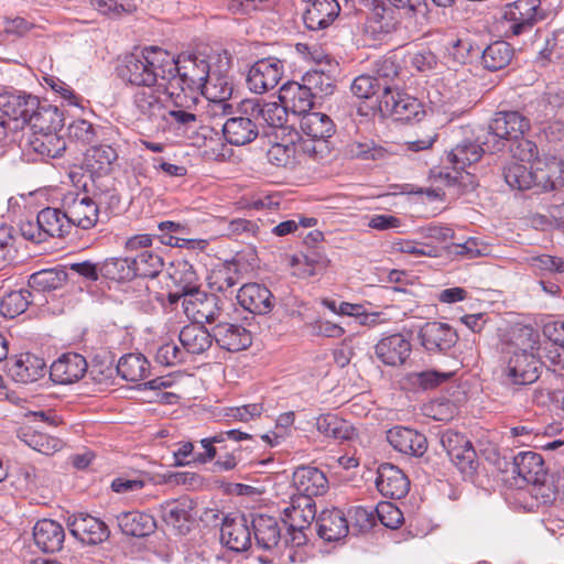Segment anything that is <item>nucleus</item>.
Wrapping results in <instances>:
<instances>
[{"mask_svg": "<svg viewBox=\"0 0 564 564\" xmlns=\"http://www.w3.org/2000/svg\"><path fill=\"white\" fill-rule=\"evenodd\" d=\"M133 106L140 119L163 132L184 133L199 124L193 97L176 95L164 82L138 89L133 95Z\"/></svg>", "mask_w": 564, "mask_h": 564, "instance_id": "obj_1", "label": "nucleus"}, {"mask_svg": "<svg viewBox=\"0 0 564 564\" xmlns=\"http://www.w3.org/2000/svg\"><path fill=\"white\" fill-rule=\"evenodd\" d=\"M172 55L159 47H145L139 54L124 56L118 75L126 83L140 88L166 83L171 74Z\"/></svg>", "mask_w": 564, "mask_h": 564, "instance_id": "obj_2", "label": "nucleus"}, {"mask_svg": "<svg viewBox=\"0 0 564 564\" xmlns=\"http://www.w3.org/2000/svg\"><path fill=\"white\" fill-rule=\"evenodd\" d=\"M171 74L166 76V84L176 91V95L191 96L195 102V113L200 116L199 93L210 73L209 63L202 56L181 53L176 58L172 55Z\"/></svg>", "mask_w": 564, "mask_h": 564, "instance_id": "obj_3", "label": "nucleus"}, {"mask_svg": "<svg viewBox=\"0 0 564 564\" xmlns=\"http://www.w3.org/2000/svg\"><path fill=\"white\" fill-rule=\"evenodd\" d=\"M503 177L512 189L518 191L535 189V193H544L564 186L563 169L555 160L534 169L512 162L505 167Z\"/></svg>", "mask_w": 564, "mask_h": 564, "instance_id": "obj_4", "label": "nucleus"}, {"mask_svg": "<svg viewBox=\"0 0 564 564\" xmlns=\"http://www.w3.org/2000/svg\"><path fill=\"white\" fill-rule=\"evenodd\" d=\"M541 370L540 358L527 349L506 351L500 364V377L505 384H531L539 379Z\"/></svg>", "mask_w": 564, "mask_h": 564, "instance_id": "obj_5", "label": "nucleus"}, {"mask_svg": "<svg viewBox=\"0 0 564 564\" xmlns=\"http://www.w3.org/2000/svg\"><path fill=\"white\" fill-rule=\"evenodd\" d=\"M529 129L530 120L519 111H498L490 122L484 144L489 151H501L505 141L518 140Z\"/></svg>", "mask_w": 564, "mask_h": 564, "instance_id": "obj_6", "label": "nucleus"}, {"mask_svg": "<svg viewBox=\"0 0 564 564\" xmlns=\"http://www.w3.org/2000/svg\"><path fill=\"white\" fill-rule=\"evenodd\" d=\"M503 18L508 24V36L530 33L533 26L544 19L541 0H516L506 6Z\"/></svg>", "mask_w": 564, "mask_h": 564, "instance_id": "obj_7", "label": "nucleus"}, {"mask_svg": "<svg viewBox=\"0 0 564 564\" xmlns=\"http://www.w3.org/2000/svg\"><path fill=\"white\" fill-rule=\"evenodd\" d=\"M379 109L383 115L391 116L397 121H420L425 116L421 101L398 88L389 91L384 86V94L379 97Z\"/></svg>", "mask_w": 564, "mask_h": 564, "instance_id": "obj_8", "label": "nucleus"}, {"mask_svg": "<svg viewBox=\"0 0 564 564\" xmlns=\"http://www.w3.org/2000/svg\"><path fill=\"white\" fill-rule=\"evenodd\" d=\"M62 207L70 228L78 227L88 230L98 223L99 207L87 194L68 192L63 197Z\"/></svg>", "mask_w": 564, "mask_h": 564, "instance_id": "obj_9", "label": "nucleus"}, {"mask_svg": "<svg viewBox=\"0 0 564 564\" xmlns=\"http://www.w3.org/2000/svg\"><path fill=\"white\" fill-rule=\"evenodd\" d=\"M182 306L185 315L198 325L216 322L223 314L221 300L217 295L208 294L199 289L186 294L182 299Z\"/></svg>", "mask_w": 564, "mask_h": 564, "instance_id": "obj_10", "label": "nucleus"}, {"mask_svg": "<svg viewBox=\"0 0 564 564\" xmlns=\"http://www.w3.org/2000/svg\"><path fill=\"white\" fill-rule=\"evenodd\" d=\"M283 75V63L276 57L257 61L249 69L247 85L254 94H264L280 83Z\"/></svg>", "mask_w": 564, "mask_h": 564, "instance_id": "obj_11", "label": "nucleus"}, {"mask_svg": "<svg viewBox=\"0 0 564 564\" xmlns=\"http://www.w3.org/2000/svg\"><path fill=\"white\" fill-rule=\"evenodd\" d=\"M239 111L257 118L259 126L267 124L272 128H284L289 117V111L281 101L262 104L259 99L253 98L241 100Z\"/></svg>", "mask_w": 564, "mask_h": 564, "instance_id": "obj_12", "label": "nucleus"}, {"mask_svg": "<svg viewBox=\"0 0 564 564\" xmlns=\"http://www.w3.org/2000/svg\"><path fill=\"white\" fill-rule=\"evenodd\" d=\"M67 528L74 538L85 544H98L109 536L105 522L87 513L69 516Z\"/></svg>", "mask_w": 564, "mask_h": 564, "instance_id": "obj_13", "label": "nucleus"}, {"mask_svg": "<svg viewBox=\"0 0 564 564\" xmlns=\"http://www.w3.org/2000/svg\"><path fill=\"white\" fill-rule=\"evenodd\" d=\"M412 351L409 338L400 333L382 337L375 346L377 358L386 366L400 367L405 364Z\"/></svg>", "mask_w": 564, "mask_h": 564, "instance_id": "obj_14", "label": "nucleus"}, {"mask_svg": "<svg viewBox=\"0 0 564 564\" xmlns=\"http://www.w3.org/2000/svg\"><path fill=\"white\" fill-rule=\"evenodd\" d=\"M88 371L84 356L66 352L59 356L50 367V378L58 384H72L79 381Z\"/></svg>", "mask_w": 564, "mask_h": 564, "instance_id": "obj_15", "label": "nucleus"}, {"mask_svg": "<svg viewBox=\"0 0 564 564\" xmlns=\"http://www.w3.org/2000/svg\"><path fill=\"white\" fill-rule=\"evenodd\" d=\"M419 338L429 352H445L454 347L458 336L448 324L427 322L420 328Z\"/></svg>", "mask_w": 564, "mask_h": 564, "instance_id": "obj_16", "label": "nucleus"}, {"mask_svg": "<svg viewBox=\"0 0 564 564\" xmlns=\"http://www.w3.org/2000/svg\"><path fill=\"white\" fill-rule=\"evenodd\" d=\"M360 3L370 11L368 22L375 33L389 34L400 26L401 8L387 6L382 0H360Z\"/></svg>", "mask_w": 564, "mask_h": 564, "instance_id": "obj_17", "label": "nucleus"}, {"mask_svg": "<svg viewBox=\"0 0 564 564\" xmlns=\"http://www.w3.org/2000/svg\"><path fill=\"white\" fill-rule=\"evenodd\" d=\"M376 487L384 498L401 499L410 490V480L399 467L386 463L377 470Z\"/></svg>", "mask_w": 564, "mask_h": 564, "instance_id": "obj_18", "label": "nucleus"}, {"mask_svg": "<svg viewBox=\"0 0 564 564\" xmlns=\"http://www.w3.org/2000/svg\"><path fill=\"white\" fill-rule=\"evenodd\" d=\"M387 441L398 452L421 457L427 449L425 435L404 426H393L387 431Z\"/></svg>", "mask_w": 564, "mask_h": 564, "instance_id": "obj_19", "label": "nucleus"}, {"mask_svg": "<svg viewBox=\"0 0 564 564\" xmlns=\"http://www.w3.org/2000/svg\"><path fill=\"white\" fill-rule=\"evenodd\" d=\"M237 301L243 310L264 315L274 307V297L271 291L259 283H247L242 285L237 293Z\"/></svg>", "mask_w": 564, "mask_h": 564, "instance_id": "obj_20", "label": "nucleus"}, {"mask_svg": "<svg viewBox=\"0 0 564 564\" xmlns=\"http://www.w3.org/2000/svg\"><path fill=\"white\" fill-rule=\"evenodd\" d=\"M221 542L230 550L242 552L252 544L249 522L245 516L226 517L220 529Z\"/></svg>", "mask_w": 564, "mask_h": 564, "instance_id": "obj_21", "label": "nucleus"}, {"mask_svg": "<svg viewBox=\"0 0 564 564\" xmlns=\"http://www.w3.org/2000/svg\"><path fill=\"white\" fill-rule=\"evenodd\" d=\"M316 518V503L308 496L293 495L283 510V522L289 530H305Z\"/></svg>", "mask_w": 564, "mask_h": 564, "instance_id": "obj_22", "label": "nucleus"}, {"mask_svg": "<svg viewBox=\"0 0 564 564\" xmlns=\"http://www.w3.org/2000/svg\"><path fill=\"white\" fill-rule=\"evenodd\" d=\"M238 116L230 117L223 126L226 140L234 145H245L252 142L259 134L257 118L243 115L237 109Z\"/></svg>", "mask_w": 564, "mask_h": 564, "instance_id": "obj_23", "label": "nucleus"}, {"mask_svg": "<svg viewBox=\"0 0 564 564\" xmlns=\"http://www.w3.org/2000/svg\"><path fill=\"white\" fill-rule=\"evenodd\" d=\"M485 149L474 141H464L457 144L447 155L448 162L452 167L458 174L466 167L478 162ZM440 178L444 180L447 185H453L457 182V175H451L449 173H440Z\"/></svg>", "mask_w": 564, "mask_h": 564, "instance_id": "obj_24", "label": "nucleus"}, {"mask_svg": "<svg viewBox=\"0 0 564 564\" xmlns=\"http://www.w3.org/2000/svg\"><path fill=\"white\" fill-rule=\"evenodd\" d=\"M216 344L227 351H240L252 343L251 333L243 326L228 322H219L213 328Z\"/></svg>", "mask_w": 564, "mask_h": 564, "instance_id": "obj_25", "label": "nucleus"}, {"mask_svg": "<svg viewBox=\"0 0 564 564\" xmlns=\"http://www.w3.org/2000/svg\"><path fill=\"white\" fill-rule=\"evenodd\" d=\"M293 485L299 496L314 497L323 496L328 490L326 475L313 466H300L293 473Z\"/></svg>", "mask_w": 564, "mask_h": 564, "instance_id": "obj_26", "label": "nucleus"}, {"mask_svg": "<svg viewBox=\"0 0 564 564\" xmlns=\"http://www.w3.org/2000/svg\"><path fill=\"white\" fill-rule=\"evenodd\" d=\"M310 3L303 13V22L308 30H324L339 15L337 0H312Z\"/></svg>", "mask_w": 564, "mask_h": 564, "instance_id": "obj_27", "label": "nucleus"}, {"mask_svg": "<svg viewBox=\"0 0 564 564\" xmlns=\"http://www.w3.org/2000/svg\"><path fill=\"white\" fill-rule=\"evenodd\" d=\"M316 527L318 536L327 542L338 541L349 532V522L337 508L323 510L316 518Z\"/></svg>", "mask_w": 564, "mask_h": 564, "instance_id": "obj_28", "label": "nucleus"}, {"mask_svg": "<svg viewBox=\"0 0 564 564\" xmlns=\"http://www.w3.org/2000/svg\"><path fill=\"white\" fill-rule=\"evenodd\" d=\"M39 107V98L26 94L0 95V109L12 120L29 122V117Z\"/></svg>", "mask_w": 564, "mask_h": 564, "instance_id": "obj_29", "label": "nucleus"}, {"mask_svg": "<svg viewBox=\"0 0 564 564\" xmlns=\"http://www.w3.org/2000/svg\"><path fill=\"white\" fill-rule=\"evenodd\" d=\"M313 97L302 83L289 82L284 84L279 94V100L285 106L288 111L296 116H304L311 112L313 107Z\"/></svg>", "mask_w": 564, "mask_h": 564, "instance_id": "obj_30", "label": "nucleus"}, {"mask_svg": "<svg viewBox=\"0 0 564 564\" xmlns=\"http://www.w3.org/2000/svg\"><path fill=\"white\" fill-rule=\"evenodd\" d=\"M251 527L258 549L271 551L281 542V528L276 518L258 514L251 520Z\"/></svg>", "mask_w": 564, "mask_h": 564, "instance_id": "obj_31", "label": "nucleus"}, {"mask_svg": "<svg viewBox=\"0 0 564 564\" xmlns=\"http://www.w3.org/2000/svg\"><path fill=\"white\" fill-rule=\"evenodd\" d=\"M232 90V84L227 77L210 76L209 74L200 94L214 104V111L229 115L232 111V105L228 102V99L231 97Z\"/></svg>", "mask_w": 564, "mask_h": 564, "instance_id": "obj_32", "label": "nucleus"}, {"mask_svg": "<svg viewBox=\"0 0 564 564\" xmlns=\"http://www.w3.org/2000/svg\"><path fill=\"white\" fill-rule=\"evenodd\" d=\"M45 367L44 359L32 354H24L9 365L8 372L15 382L31 383L44 376Z\"/></svg>", "mask_w": 564, "mask_h": 564, "instance_id": "obj_33", "label": "nucleus"}, {"mask_svg": "<svg viewBox=\"0 0 564 564\" xmlns=\"http://www.w3.org/2000/svg\"><path fill=\"white\" fill-rule=\"evenodd\" d=\"M33 539L43 552H56L63 546L65 532L63 527L51 519L39 520L33 528Z\"/></svg>", "mask_w": 564, "mask_h": 564, "instance_id": "obj_34", "label": "nucleus"}, {"mask_svg": "<svg viewBox=\"0 0 564 564\" xmlns=\"http://www.w3.org/2000/svg\"><path fill=\"white\" fill-rule=\"evenodd\" d=\"M18 438L32 449L44 455H53L64 447V442L55 436L39 431L32 425H23L18 431Z\"/></svg>", "mask_w": 564, "mask_h": 564, "instance_id": "obj_35", "label": "nucleus"}, {"mask_svg": "<svg viewBox=\"0 0 564 564\" xmlns=\"http://www.w3.org/2000/svg\"><path fill=\"white\" fill-rule=\"evenodd\" d=\"M173 282L178 286L180 291L169 293V302L176 304L180 300L184 299L186 294L197 291L198 276L197 273L188 261H177L173 265V271L170 273Z\"/></svg>", "mask_w": 564, "mask_h": 564, "instance_id": "obj_36", "label": "nucleus"}, {"mask_svg": "<svg viewBox=\"0 0 564 564\" xmlns=\"http://www.w3.org/2000/svg\"><path fill=\"white\" fill-rule=\"evenodd\" d=\"M63 115L56 106L41 102L29 117L28 124L32 128L33 134L55 132L63 127Z\"/></svg>", "mask_w": 564, "mask_h": 564, "instance_id": "obj_37", "label": "nucleus"}, {"mask_svg": "<svg viewBox=\"0 0 564 564\" xmlns=\"http://www.w3.org/2000/svg\"><path fill=\"white\" fill-rule=\"evenodd\" d=\"M178 339L185 355H200L210 348L214 336L204 325L193 323L181 329Z\"/></svg>", "mask_w": 564, "mask_h": 564, "instance_id": "obj_38", "label": "nucleus"}, {"mask_svg": "<svg viewBox=\"0 0 564 564\" xmlns=\"http://www.w3.org/2000/svg\"><path fill=\"white\" fill-rule=\"evenodd\" d=\"M513 469L527 482H536L545 477L546 468L543 457L535 452H521L513 458Z\"/></svg>", "mask_w": 564, "mask_h": 564, "instance_id": "obj_39", "label": "nucleus"}, {"mask_svg": "<svg viewBox=\"0 0 564 564\" xmlns=\"http://www.w3.org/2000/svg\"><path fill=\"white\" fill-rule=\"evenodd\" d=\"M300 129L306 138L327 141L335 132V124L325 113L308 112L301 117Z\"/></svg>", "mask_w": 564, "mask_h": 564, "instance_id": "obj_40", "label": "nucleus"}, {"mask_svg": "<svg viewBox=\"0 0 564 564\" xmlns=\"http://www.w3.org/2000/svg\"><path fill=\"white\" fill-rule=\"evenodd\" d=\"M117 521L122 532L127 535L144 536L155 529L154 518L144 512H121L117 516Z\"/></svg>", "mask_w": 564, "mask_h": 564, "instance_id": "obj_41", "label": "nucleus"}, {"mask_svg": "<svg viewBox=\"0 0 564 564\" xmlns=\"http://www.w3.org/2000/svg\"><path fill=\"white\" fill-rule=\"evenodd\" d=\"M37 217L46 239L50 237L62 238L72 230L64 208L46 207L37 214Z\"/></svg>", "mask_w": 564, "mask_h": 564, "instance_id": "obj_42", "label": "nucleus"}, {"mask_svg": "<svg viewBox=\"0 0 564 564\" xmlns=\"http://www.w3.org/2000/svg\"><path fill=\"white\" fill-rule=\"evenodd\" d=\"M117 372L127 381L138 382L150 375V362L141 354H127L119 359Z\"/></svg>", "mask_w": 564, "mask_h": 564, "instance_id": "obj_43", "label": "nucleus"}, {"mask_svg": "<svg viewBox=\"0 0 564 564\" xmlns=\"http://www.w3.org/2000/svg\"><path fill=\"white\" fill-rule=\"evenodd\" d=\"M315 425L321 434L337 441L350 440L355 432V429L348 421L340 419L334 413L319 415L316 419Z\"/></svg>", "mask_w": 564, "mask_h": 564, "instance_id": "obj_44", "label": "nucleus"}, {"mask_svg": "<svg viewBox=\"0 0 564 564\" xmlns=\"http://www.w3.org/2000/svg\"><path fill=\"white\" fill-rule=\"evenodd\" d=\"M514 56L513 47L506 41H495L481 53V63L490 72L505 68Z\"/></svg>", "mask_w": 564, "mask_h": 564, "instance_id": "obj_45", "label": "nucleus"}, {"mask_svg": "<svg viewBox=\"0 0 564 564\" xmlns=\"http://www.w3.org/2000/svg\"><path fill=\"white\" fill-rule=\"evenodd\" d=\"M117 158V151L112 147L101 144L86 151L85 163L93 174L105 175L110 172Z\"/></svg>", "mask_w": 564, "mask_h": 564, "instance_id": "obj_46", "label": "nucleus"}, {"mask_svg": "<svg viewBox=\"0 0 564 564\" xmlns=\"http://www.w3.org/2000/svg\"><path fill=\"white\" fill-rule=\"evenodd\" d=\"M30 145L43 158L55 159L66 150V141L55 132L33 134Z\"/></svg>", "mask_w": 564, "mask_h": 564, "instance_id": "obj_47", "label": "nucleus"}, {"mask_svg": "<svg viewBox=\"0 0 564 564\" xmlns=\"http://www.w3.org/2000/svg\"><path fill=\"white\" fill-rule=\"evenodd\" d=\"M302 84L312 93L313 98L329 96L335 90V79L330 74L323 70L312 69L302 77Z\"/></svg>", "mask_w": 564, "mask_h": 564, "instance_id": "obj_48", "label": "nucleus"}, {"mask_svg": "<svg viewBox=\"0 0 564 564\" xmlns=\"http://www.w3.org/2000/svg\"><path fill=\"white\" fill-rule=\"evenodd\" d=\"M67 273L61 269H45L30 275L28 284L37 292H50L64 285Z\"/></svg>", "mask_w": 564, "mask_h": 564, "instance_id": "obj_49", "label": "nucleus"}, {"mask_svg": "<svg viewBox=\"0 0 564 564\" xmlns=\"http://www.w3.org/2000/svg\"><path fill=\"white\" fill-rule=\"evenodd\" d=\"M130 264L135 271V276L155 278L163 268L162 258L152 250L145 249L131 256Z\"/></svg>", "mask_w": 564, "mask_h": 564, "instance_id": "obj_50", "label": "nucleus"}, {"mask_svg": "<svg viewBox=\"0 0 564 564\" xmlns=\"http://www.w3.org/2000/svg\"><path fill=\"white\" fill-rule=\"evenodd\" d=\"M32 303V293L29 289H20L7 293L0 302V312L4 317L14 318L24 313Z\"/></svg>", "mask_w": 564, "mask_h": 564, "instance_id": "obj_51", "label": "nucleus"}, {"mask_svg": "<svg viewBox=\"0 0 564 564\" xmlns=\"http://www.w3.org/2000/svg\"><path fill=\"white\" fill-rule=\"evenodd\" d=\"M131 261V256L107 259L99 270L104 276L111 280H131L135 278V271L130 264Z\"/></svg>", "mask_w": 564, "mask_h": 564, "instance_id": "obj_52", "label": "nucleus"}, {"mask_svg": "<svg viewBox=\"0 0 564 564\" xmlns=\"http://www.w3.org/2000/svg\"><path fill=\"white\" fill-rule=\"evenodd\" d=\"M327 260L317 253L303 254L293 257L292 267L294 274L301 279H306L315 275L319 270L326 268Z\"/></svg>", "mask_w": 564, "mask_h": 564, "instance_id": "obj_53", "label": "nucleus"}, {"mask_svg": "<svg viewBox=\"0 0 564 564\" xmlns=\"http://www.w3.org/2000/svg\"><path fill=\"white\" fill-rule=\"evenodd\" d=\"M384 86L387 84L381 83L375 76L360 75L351 83L350 90L354 96L360 99H368L372 96H378L379 98L381 94H384Z\"/></svg>", "mask_w": 564, "mask_h": 564, "instance_id": "obj_54", "label": "nucleus"}, {"mask_svg": "<svg viewBox=\"0 0 564 564\" xmlns=\"http://www.w3.org/2000/svg\"><path fill=\"white\" fill-rule=\"evenodd\" d=\"M17 491L24 494L36 487V469L31 465H22L12 470L8 477Z\"/></svg>", "mask_w": 564, "mask_h": 564, "instance_id": "obj_55", "label": "nucleus"}, {"mask_svg": "<svg viewBox=\"0 0 564 564\" xmlns=\"http://www.w3.org/2000/svg\"><path fill=\"white\" fill-rule=\"evenodd\" d=\"M536 482H530L531 496L543 505L552 503L558 496V489L554 484L553 477L545 474Z\"/></svg>", "mask_w": 564, "mask_h": 564, "instance_id": "obj_56", "label": "nucleus"}, {"mask_svg": "<svg viewBox=\"0 0 564 564\" xmlns=\"http://www.w3.org/2000/svg\"><path fill=\"white\" fill-rule=\"evenodd\" d=\"M453 372H444L437 370H425L415 372L411 376L412 384L422 390H433L442 383L448 381Z\"/></svg>", "mask_w": 564, "mask_h": 564, "instance_id": "obj_57", "label": "nucleus"}, {"mask_svg": "<svg viewBox=\"0 0 564 564\" xmlns=\"http://www.w3.org/2000/svg\"><path fill=\"white\" fill-rule=\"evenodd\" d=\"M185 352L175 343L162 344L155 354V360L162 366L172 367L183 362Z\"/></svg>", "mask_w": 564, "mask_h": 564, "instance_id": "obj_58", "label": "nucleus"}, {"mask_svg": "<svg viewBox=\"0 0 564 564\" xmlns=\"http://www.w3.org/2000/svg\"><path fill=\"white\" fill-rule=\"evenodd\" d=\"M91 6L100 13L110 18H119L122 14H130L137 10L133 3H118L116 0H90Z\"/></svg>", "mask_w": 564, "mask_h": 564, "instance_id": "obj_59", "label": "nucleus"}, {"mask_svg": "<svg viewBox=\"0 0 564 564\" xmlns=\"http://www.w3.org/2000/svg\"><path fill=\"white\" fill-rule=\"evenodd\" d=\"M528 263L531 268L541 273H564V259L560 257L550 254L531 257L528 259Z\"/></svg>", "mask_w": 564, "mask_h": 564, "instance_id": "obj_60", "label": "nucleus"}, {"mask_svg": "<svg viewBox=\"0 0 564 564\" xmlns=\"http://www.w3.org/2000/svg\"><path fill=\"white\" fill-rule=\"evenodd\" d=\"M69 137L85 144L97 139V128L85 119L74 120L68 127Z\"/></svg>", "mask_w": 564, "mask_h": 564, "instance_id": "obj_61", "label": "nucleus"}, {"mask_svg": "<svg viewBox=\"0 0 564 564\" xmlns=\"http://www.w3.org/2000/svg\"><path fill=\"white\" fill-rule=\"evenodd\" d=\"M400 67L397 61L392 57H387L377 64L376 76L381 83L387 84L389 91L398 88L394 84L395 78L399 76Z\"/></svg>", "mask_w": 564, "mask_h": 564, "instance_id": "obj_62", "label": "nucleus"}, {"mask_svg": "<svg viewBox=\"0 0 564 564\" xmlns=\"http://www.w3.org/2000/svg\"><path fill=\"white\" fill-rule=\"evenodd\" d=\"M376 513L380 522L390 529H397L403 521L401 510L391 502H380L376 508Z\"/></svg>", "mask_w": 564, "mask_h": 564, "instance_id": "obj_63", "label": "nucleus"}, {"mask_svg": "<svg viewBox=\"0 0 564 564\" xmlns=\"http://www.w3.org/2000/svg\"><path fill=\"white\" fill-rule=\"evenodd\" d=\"M296 148L294 143H274L268 150L269 161L276 166H286L294 161Z\"/></svg>", "mask_w": 564, "mask_h": 564, "instance_id": "obj_64", "label": "nucleus"}]
</instances>
